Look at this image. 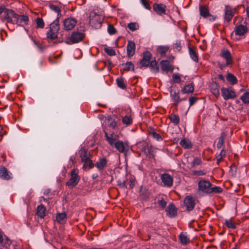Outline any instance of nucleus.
I'll use <instances>...</instances> for the list:
<instances>
[{"label": "nucleus", "instance_id": "nucleus-1", "mask_svg": "<svg viewBox=\"0 0 249 249\" xmlns=\"http://www.w3.org/2000/svg\"><path fill=\"white\" fill-rule=\"evenodd\" d=\"M5 10L4 14L1 18V20L6 21L8 23L15 24V20L18 17V14L12 9L6 8Z\"/></svg>", "mask_w": 249, "mask_h": 249}, {"label": "nucleus", "instance_id": "nucleus-2", "mask_svg": "<svg viewBox=\"0 0 249 249\" xmlns=\"http://www.w3.org/2000/svg\"><path fill=\"white\" fill-rule=\"evenodd\" d=\"M79 171L77 169H73L70 173L71 178L66 182V185L71 187H75L79 182L80 177L78 175Z\"/></svg>", "mask_w": 249, "mask_h": 249}, {"label": "nucleus", "instance_id": "nucleus-3", "mask_svg": "<svg viewBox=\"0 0 249 249\" xmlns=\"http://www.w3.org/2000/svg\"><path fill=\"white\" fill-rule=\"evenodd\" d=\"M104 19L103 16L95 13L90 18L89 24L94 28H99L101 27Z\"/></svg>", "mask_w": 249, "mask_h": 249}, {"label": "nucleus", "instance_id": "nucleus-4", "mask_svg": "<svg viewBox=\"0 0 249 249\" xmlns=\"http://www.w3.org/2000/svg\"><path fill=\"white\" fill-rule=\"evenodd\" d=\"M85 34L79 32H73L68 40L66 41L68 44L77 43L82 41L85 37Z\"/></svg>", "mask_w": 249, "mask_h": 249}, {"label": "nucleus", "instance_id": "nucleus-5", "mask_svg": "<svg viewBox=\"0 0 249 249\" xmlns=\"http://www.w3.org/2000/svg\"><path fill=\"white\" fill-rule=\"evenodd\" d=\"M79 154L81 159V161H90L89 164V168L91 169L94 167V163L90 160V154L89 152L87 149L82 148L79 151Z\"/></svg>", "mask_w": 249, "mask_h": 249}, {"label": "nucleus", "instance_id": "nucleus-6", "mask_svg": "<svg viewBox=\"0 0 249 249\" xmlns=\"http://www.w3.org/2000/svg\"><path fill=\"white\" fill-rule=\"evenodd\" d=\"M221 95L225 100L234 99L236 97L235 91L231 89L222 88L221 89Z\"/></svg>", "mask_w": 249, "mask_h": 249}, {"label": "nucleus", "instance_id": "nucleus-7", "mask_svg": "<svg viewBox=\"0 0 249 249\" xmlns=\"http://www.w3.org/2000/svg\"><path fill=\"white\" fill-rule=\"evenodd\" d=\"M211 186L212 184L207 180H201L198 183L199 190L207 194H210Z\"/></svg>", "mask_w": 249, "mask_h": 249}, {"label": "nucleus", "instance_id": "nucleus-8", "mask_svg": "<svg viewBox=\"0 0 249 249\" xmlns=\"http://www.w3.org/2000/svg\"><path fill=\"white\" fill-rule=\"evenodd\" d=\"M120 153H125L128 150L127 143L124 142L122 141L117 140L114 143L113 146Z\"/></svg>", "mask_w": 249, "mask_h": 249}, {"label": "nucleus", "instance_id": "nucleus-9", "mask_svg": "<svg viewBox=\"0 0 249 249\" xmlns=\"http://www.w3.org/2000/svg\"><path fill=\"white\" fill-rule=\"evenodd\" d=\"M153 10L159 15H166V6L163 3H155L153 5Z\"/></svg>", "mask_w": 249, "mask_h": 249}, {"label": "nucleus", "instance_id": "nucleus-10", "mask_svg": "<svg viewBox=\"0 0 249 249\" xmlns=\"http://www.w3.org/2000/svg\"><path fill=\"white\" fill-rule=\"evenodd\" d=\"M184 204L188 211H191L193 210L195 206V201L194 198L191 196H186L184 200Z\"/></svg>", "mask_w": 249, "mask_h": 249}, {"label": "nucleus", "instance_id": "nucleus-11", "mask_svg": "<svg viewBox=\"0 0 249 249\" xmlns=\"http://www.w3.org/2000/svg\"><path fill=\"white\" fill-rule=\"evenodd\" d=\"M160 178L164 186L170 187L173 185V178L169 174H162L160 175Z\"/></svg>", "mask_w": 249, "mask_h": 249}, {"label": "nucleus", "instance_id": "nucleus-12", "mask_svg": "<svg viewBox=\"0 0 249 249\" xmlns=\"http://www.w3.org/2000/svg\"><path fill=\"white\" fill-rule=\"evenodd\" d=\"M220 56L227 62V65H231L233 61L231 52L228 50H222L220 52Z\"/></svg>", "mask_w": 249, "mask_h": 249}, {"label": "nucleus", "instance_id": "nucleus-13", "mask_svg": "<svg viewBox=\"0 0 249 249\" xmlns=\"http://www.w3.org/2000/svg\"><path fill=\"white\" fill-rule=\"evenodd\" d=\"M151 53L148 51H145L143 53V57L140 61L141 68L147 67L149 65L150 60L151 58Z\"/></svg>", "mask_w": 249, "mask_h": 249}, {"label": "nucleus", "instance_id": "nucleus-14", "mask_svg": "<svg viewBox=\"0 0 249 249\" xmlns=\"http://www.w3.org/2000/svg\"><path fill=\"white\" fill-rule=\"evenodd\" d=\"M76 24V20L74 18H68L63 21L64 29L71 30L73 28Z\"/></svg>", "mask_w": 249, "mask_h": 249}, {"label": "nucleus", "instance_id": "nucleus-15", "mask_svg": "<svg viewBox=\"0 0 249 249\" xmlns=\"http://www.w3.org/2000/svg\"><path fill=\"white\" fill-rule=\"evenodd\" d=\"M12 243L11 241L6 236L4 237L0 232V246L2 249H9Z\"/></svg>", "mask_w": 249, "mask_h": 249}, {"label": "nucleus", "instance_id": "nucleus-16", "mask_svg": "<svg viewBox=\"0 0 249 249\" xmlns=\"http://www.w3.org/2000/svg\"><path fill=\"white\" fill-rule=\"evenodd\" d=\"M235 11V9H232L228 6H226L225 10V20L228 22L230 21L234 16Z\"/></svg>", "mask_w": 249, "mask_h": 249}, {"label": "nucleus", "instance_id": "nucleus-17", "mask_svg": "<svg viewBox=\"0 0 249 249\" xmlns=\"http://www.w3.org/2000/svg\"><path fill=\"white\" fill-rule=\"evenodd\" d=\"M11 173L3 166H0V178L3 180H8L12 178Z\"/></svg>", "mask_w": 249, "mask_h": 249}, {"label": "nucleus", "instance_id": "nucleus-18", "mask_svg": "<svg viewBox=\"0 0 249 249\" xmlns=\"http://www.w3.org/2000/svg\"><path fill=\"white\" fill-rule=\"evenodd\" d=\"M136 50V45L134 42L132 41H128L126 51L127 56L128 57H132L135 54Z\"/></svg>", "mask_w": 249, "mask_h": 249}, {"label": "nucleus", "instance_id": "nucleus-19", "mask_svg": "<svg viewBox=\"0 0 249 249\" xmlns=\"http://www.w3.org/2000/svg\"><path fill=\"white\" fill-rule=\"evenodd\" d=\"M29 21V18L26 15H19L18 14V17L15 20V24L18 26H22V24L27 25Z\"/></svg>", "mask_w": 249, "mask_h": 249}, {"label": "nucleus", "instance_id": "nucleus-20", "mask_svg": "<svg viewBox=\"0 0 249 249\" xmlns=\"http://www.w3.org/2000/svg\"><path fill=\"white\" fill-rule=\"evenodd\" d=\"M209 88L212 93L216 97L220 95L219 85L215 81H212L210 83Z\"/></svg>", "mask_w": 249, "mask_h": 249}, {"label": "nucleus", "instance_id": "nucleus-21", "mask_svg": "<svg viewBox=\"0 0 249 249\" xmlns=\"http://www.w3.org/2000/svg\"><path fill=\"white\" fill-rule=\"evenodd\" d=\"M165 211L167 213V215L170 217H173L177 215V209L172 203L169 204Z\"/></svg>", "mask_w": 249, "mask_h": 249}, {"label": "nucleus", "instance_id": "nucleus-22", "mask_svg": "<svg viewBox=\"0 0 249 249\" xmlns=\"http://www.w3.org/2000/svg\"><path fill=\"white\" fill-rule=\"evenodd\" d=\"M107 165V160L105 158L100 159L95 164L94 166H95L99 170H103Z\"/></svg>", "mask_w": 249, "mask_h": 249}, {"label": "nucleus", "instance_id": "nucleus-23", "mask_svg": "<svg viewBox=\"0 0 249 249\" xmlns=\"http://www.w3.org/2000/svg\"><path fill=\"white\" fill-rule=\"evenodd\" d=\"M161 69L162 71L168 72L173 71V68H172L168 60H162L160 62Z\"/></svg>", "mask_w": 249, "mask_h": 249}, {"label": "nucleus", "instance_id": "nucleus-24", "mask_svg": "<svg viewBox=\"0 0 249 249\" xmlns=\"http://www.w3.org/2000/svg\"><path fill=\"white\" fill-rule=\"evenodd\" d=\"M171 97L174 101V106L177 107L178 104L183 100H186V98H180L179 95V92H174L173 93L171 92Z\"/></svg>", "mask_w": 249, "mask_h": 249}, {"label": "nucleus", "instance_id": "nucleus-25", "mask_svg": "<svg viewBox=\"0 0 249 249\" xmlns=\"http://www.w3.org/2000/svg\"><path fill=\"white\" fill-rule=\"evenodd\" d=\"M248 31V27L242 24L236 26L235 28V34L240 36L244 35Z\"/></svg>", "mask_w": 249, "mask_h": 249}, {"label": "nucleus", "instance_id": "nucleus-26", "mask_svg": "<svg viewBox=\"0 0 249 249\" xmlns=\"http://www.w3.org/2000/svg\"><path fill=\"white\" fill-rule=\"evenodd\" d=\"M105 136L106 137V141L108 142L110 145L113 146V143L117 140L116 136L113 134H111L110 135H109L108 133L105 131Z\"/></svg>", "mask_w": 249, "mask_h": 249}, {"label": "nucleus", "instance_id": "nucleus-27", "mask_svg": "<svg viewBox=\"0 0 249 249\" xmlns=\"http://www.w3.org/2000/svg\"><path fill=\"white\" fill-rule=\"evenodd\" d=\"M46 208L43 205L41 204L38 206L36 211L37 215L41 218H44L46 215Z\"/></svg>", "mask_w": 249, "mask_h": 249}, {"label": "nucleus", "instance_id": "nucleus-28", "mask_svg": "<svg viewBox=\"0 0 249 249\" xmlns=\"http://www.w3.org/2000/svg\"><path fill=\"white\" fill-rule=\"evenodd\" d=\"M189 53L191 59L195 62H198V57L196 52L191 46H189Z\"/></svg>", "mask_w": 249, "mask_h": 249}, {"label": "nucleus", "instance_id": "nucleus-29", "mask_svg": "<svg viewBox=\"0 0 249 249\" xmlns=\"http://www.w3.org/2000/svg\"><path fill=\"white\" fill-rule=\"evenodd\" d=\"M179 240L181 244L186 245L190 242L189 238L188 237L186 233L181 232L179 235Z\"/></svg>", "mask_w": 249, "mask_h": 249}, {"label": "nucleus", "instance_id": "nucleus-30", "mask_svg": "<svg viewBox=\"0 0 249 249\" xmlns=\"http://www.w3.org/2000/svg\"><path fill=\"white\" fill-rule=\"evenodd\" d=\"M149 67L151 71L154 73H158L159 71V67L156 60H152L149 63Z\"/></svg>", "mask_w": 249, "mask_h": 249}, {"label": "nucleus", "instance_id": "nucleus-31", "mask_svg": "<svg viewBox=\"0 0 249 249\" xmlns=\"http://www.w3.org/2000/svg\"><path fill=\"white\" fill-rule=\"evenodd\" d=\"M180 145L184 149H190L192 147L193 144L188 139H183L180 142Z\"/></svg>", "mask_w": 249, "mask_h": 249}, {"label": "nucleus", "instance_id": "nucleus-32", "mask_svg": "<svg viewBox=\"0 0 249 249\" xmlns=\"http://www.w3.org/2000/svg\"><path fill=\"white\" fill-rule=\"evenodd\" d=\"M133 118L131 115H126L122 118V122L126 126L130 125L133 123Z\"/></svg>", "mask_w": 249, "mask_h": 249}, {"label": "nucleus", "instance_id": "nucleus-33", "mask_svg": "<svg viewBox=\"0 0 249 249\" xmlns=\"http://www.w3.org/2000/svg\"><path fill=\"white\" fill-rule=\"evenodd\" d=\"M59 29V18H56L50 25V30L58 33Z\"/></svg>", "mask_w": 249, "mask_h": 249}, {"label": "nucleus", "instance_id": "nucleus-34", "mask_svg": "<svg viewBox=\"0 0 249 249\" xmlns=\"http://www.w3.org/2000/svg\"><path fill=\"white\" fill-rule=\"evenodd\" d=\"M171 123L174 125H177L179 124L180 121L179 117L175 114L172 113L168 117Z\"/></svg>", "mask_w": 249, "mask_h": 249}, {"label": "nucleus", "instance_id": "nucleus-35", "mask_svg": "<svg viewBox=\"0 0 249 249\" xmlns=\"http://www.w3.org/2000/svg\"><path fill=\"white\" fill-rule=\"evenodd\" d=\"M67 218V214L66 213H59L56 215V220L57 221L60 223L63 224L65 223Z\"/></svg>", "mask_w": 249, "mask_h": 249}, {"label": "nucleus", "instance_id": "nucleus-36", "mask_svg": "<svg viewBox=\"0 0 249 249\" xmlns=\"http://www.w3.org/2000/svg\"><path fill=\"white\" fill-rule=\"evenodd\" d=\"M194 88L193 84L189 83L186 85L182 89L181 92L183 93H189L193 92Z\"/></svg>", "mask_w": 249, "mask_h": 249}, {"label": "nucleus", "instance_id": "nucleus-37", "mask_svg": "<svg viewBox=\"0 0 249 249\" xmlns=\"http://www.w3.org/2000/svg\"><path fill=\"white\" fill-rule=\"evenodd\" d=\"M226 78L227 80L232 85H234L238 82L236 77L231 73H227Z\"/></svg>", "mask_w": 249, "mask_h": 249}, {"label": "nucleus", "instance_id": "nucleus-38", "mask_svg": "<svg viewBox=\"0 0 249 249\" xmlns=\"http://www.w3.org/2000/svg\"><path fill=\"white\" fill-rule=\"evenodd\" d=\"M199 11L200 15L204 18H206L210 16L209 10L205 6H200L199 7Z\"/></svg>", "mask_w": 249, "mask_h": 249}, {"label": "nucleus", "instance_id": "nucleus-39", "mask_svg": "<svg viewBox=\"0 0 249 249\" xmlns=\"http://www.w3.org/2000/svg\"><path fill=\"white\" fill-rule=\"evenodd\" d=\"M202 163L201 159L199 157H195L193 160L190 163L191 168H195L197 166L201 165Z\"/></svg>", "mask_w": 249, "mask_h": 249}, {"label": "nucleus", "instance_id": "nucleus-40", "mask_svg": "<svg viewBox=\"0 0 249 249\" xmlns=\"http://www.w3.org/2000/svg\"><path fill=\"white\" fill-rule=\"evenodd\" d=\"M49 7L52 10L57 13V18H59L61 17V9L58 6L53 4H50L49 5Z\"/></svg>", "mask_w": 249, "mask_h": 249}, {"label": "nucleus", "instance_id": "nucleus-41", "mask_svg": "<svg viewBox=\"0 0 249 249\" xmlns=\"http://www.w3.org/2000/svg\"><path fill=\"white\" fill-rule=\"evenodd\" d=\"M226 134L225 132H222L220 134V136L218 139V141L217 143V148L220 149L224 143V140L226 137Z\"/></svg>", "mask_w": 249, "mask_h": 249}, {"label": "nucleus", "instance_id": "nucleus-42", "mask_svg": "<svg viewBox=\"0 0 249 249\" xmlns=\"http://www.w3.org/2000/svg\"><path fill=\"white\" fill-rule=\"evenodd\" d=\"M122 65L124 66V71H129L132 70L134 71V65L131 62H127L125 64H123Z\"/></svg>", "mask_w": 249, "mask_h": 249}, {"label": "nucleus", "instance_id": "nucleus-43", "mask_svg": "<svg viewBox=\"0 0 249 249\" xmlns=\"http://www.w3.org/2000/svg\"><path fill=\"white\" fill-rule=\"evenodd\" d=\"M224 224L229 229H235L236 227L235 224L232 222L231 218L226 219Z\"/></svg>", "mask_w": 249, "mask_h": 249}, {"label": "nucleus", "instance_id": "nucleus-44", "mask_svg": "<svg viewBox=\"0 0 249 249\" xmlns=\"http://www.w3.org/2000/svg\"><path fill=\"white\" fill-rule=\"evenodd\" d=\"M117 86L122 89H125L126 85L124 82V80L122 77H119L116 79Z\"/></svg>", "mask_w": 249, "mask_h": 249}, {"label": "nucleus", "instance_id": "nucleus-45", "mask_svg": "<svg viewBox=\"0 0 249 249\" xmlns=\"http://www.w3.org/2000/svg\"><path fill=\"white\" fill-rule=\"evenodd\" d=\"M127 182V186H129V189H132L135 184V179L133 177H130L126 179Z\"/></svg>", "mask_w": 249, "mask_h": 249}, {"label": "nucleus", "instance_id": "nucleus-46", "mask_svg": "<svg viewBox=\"0 0 249 249\" xmlns=\"http://www.w3.org/2000/svg\"><path fill=\"white\" fill-rule=\"evenodd\" d=\"M47 37L50 39H54L57 37V32L49 30L47 33Z\"/></svg>", "mask_w": 249, "mask_h": 249}, {"label": "nucleus", "instance_id": "nucleus-47", "mask_svg": "<svg viewBox=\"0 0 249 249\" xmlns=\"http://www.w3.org/2000/svg\"><path fill=\"white\" fill-rule=\"evenodd\" d=\"M168 49L169 48L168 47L160 46L157 48V51L161 56H163L165 54Z\"/></svg>", "mask_w": 249, "mask_h": 249}, {"label": "nucleus", "instance_id": "nucleus-48", "mask_svg": "<svg viewBox=\"0 0 249 249\" xmlns=\"http://www.w3.org/2000/svg\"><path fill=\"white\" fill-rule=\"evenodd\" d=\"M210 194L214 193H220L222 192L223 189L219 186H214L213 187H211Z\"/></svg>", "mask_w": 249, "mask_h": 249}, {"label": "nucleus", "instance_id": "nucleus-49", "mask_svg": "<svg viewBox=\"0 0 249 249\" xmlns=\"http://www.w3.org/2000/svg\"><path fill=\"white\" fill-rule=\"evenodd\" d=\"M240 99L244 104H249V92L244 93Z\"/></svg>", "mask_w": 249, "mask_h": 249}, {"label": "nucleus", "instance_id": "nucleus-50", "mask_svg": "<svg viewBox=\"0 0 249 249\" xmlns=\"http://www.w3.org/2000/svg\"><path fill=\"white\" fill-rule=\"evenodd\" d=\"M36 28L42 29L44 27V22L41 18H37L36 20Z\"/></svg>", "mask_w": 249, "mask_h": 249}, {"label": "nucleus", "instance_id": "nucleus-51", "mask_svg": "<svg viewBox=\"0 0 249 249\" xmlns=\"http://www.w3.org/2000/svg\"><path fill=\"white\" fill-rule=\"evenodd\" d=\"M151 135L152 136L156 139L158 141H162V138L160 135L159 133H156L155 132L154 130L153 129L152 131L150 132Z\"/></svg>", "mask_w": 249, "mask_h": 249}, {"label": "nucleus", "instance_id": "nucleus-52", "mask_svg": "<svg viewBox=\"0 0 249 249\" xmlns=\"http://www.w3.org/2000/svg\"><path fill=\"white\" fill-rule=\"evenodd\" d=\"M105 52L109 56H114L116 54L115 51L114 49L110 47H105L104 48Z\"/></svg>", "mask_w": 249, "mask_h": 249}, {"label": "nucleus", "instance_id": "nucleus-53", "mask_svg": "<svg viewBox=\"0 0 249 249\" xmlns=\"http://www.w3.org/2000/svg\"><path fill=\"white\" fill-rule=\"evenodd\" d=\"M142 149L144 151V152L146 154H150L153 152V148L152 146H149L147 144H145L143 146Z\"/></svg>", "mask_w": 249, "mask_h": 249}, {"label": "nucleus", "instance_id": "nucleus-54", "mask_svg": "<svg viewBox=\"0 0 249 249\" xmlns=\"http://www.w3.org/2000/svg\"><path fill=\"white\" fill-rule=\"evenodd\" d=\"M128 27L130 30L134 31L139 29V25L135 22L130 23L128 24Z\"/></svg>", "mask_w": 249, "mask_h": 249}, {"label": "nucleus", "instance_id": "nucleus-55", "mask_svg": "<svg viewBox=\"0 0 249 249\" xmlns=\"http://www.w3.org/2000/svg\"><path fill=\"white\" fill-rule=\"evenodd\" d=\"M142 5L147 10H150L151 9V6L149 4L148 0H140Z\"/></svg>", "mask_w": 249, "mask_h": 249}, {"label": "nucleus", "instance_id": "nucleus-56", "mask_svg": "<svg viewBox=\"0 0 249 249\" xmlns=\"http://www.w3.org/2000/svg\"><path fill=\"white\" fill-rule=\"evenodd\" d=\"M107 31L110 35H113L116 32L115 28L111 24L108 25Z\"/></svg>", "mask_w": 249, "mask_h": 249}, {"label": "nucleus", "instance_id": "nucleus-57", "mask_svg": "<svg viewBox=\"0 0 249 249\" xmlns=\"http://www.w3.org/2000/svg\"><path fill=\"white\" fill-rule=\"evenodd\" d=\"M158 204L160 208L163 209L166 207L167 203L163 199H161L158 200Z\"/></svg>", "mask_w": 249, "mask_h": 249}, {"label": "nucleus", "instance_id": "nucleus-58", "mask_svg": "<svg viewBox=\"0 0 249 249\" xmlns=\"http://www.w3.org/2000/svg\"><path fill=\"white\" fill-rule=\"evenodd\" d=\"M173 78L175 83H179L181 82L180 77L178 74H174Z\"/></svg>", "mask_w": 249, "mask_h": 249}, {"label": "nucleus", "instance_id": "nucleus-59", "mask_svg": "<svg viewBox=\"0 0 249 249\" xmlns=\"http://www.w3.org/2000/svg\"><path fill=\"white\" fill-rule=\"evenodd\" d=\"M34 42L35 44L36 45V46L37 47V48L40 51L42 52L45 49V47L42 45V44L40 43L36 42L35 40H34Z\"/></svg>", "mask_w": 249, "mask_h": 249}, {"label": "nucleus", "instance_id": "nucleus-60", "mask_svg": "<svg viewBox=\"0 0 249 249\" xmlns=\"http://www.w3.org/2000/svg\"><path fill=\"white\" fill-rule=\"evenodd\" d=\"M174 48L177 51H180L181 49V44L180 41H177L174 44Z\"/></svg>", "mask_w": 249, "mask_h": 249}, {"label": "nucleus", "instance_id": "nucleus-61", "mask_svg": "<svg viewBox=\"0 0 249 249\" xmlns=\"http://www.w3.org/2000/svg\"><path fill=\"white\" fill-rule=\"evenodd\" d=\"M198 99L196 97L192 96L189 98V106H193L197 101Z\"/></svg>", "mask_w": 249, "mask_h": 249}, {"label": "nucleus", "instance_id": "nucleus-62", "mask_svg": "<svg viewBox=\"0 0 249 249\" xmlns=\"http://www.w3.org/2000/svg\"><path fill=\"white\" fill-rule=\"evenodd\" d=\"M6 134V132L3 128L0 127V142L2 140L3 136Z\"/></svg>", "mask_w": 249, "mask_h": 249}, {"label": "nucleus", "instance_id": "nucleus-63", "mask_svg": "<svg viewBox=\"0 0 249 249\" xmlns=\"http://www.w3.org/2000/svg\"><path fill=\"white\" fill-rule=\"evenodd\" d=\"M218 68L221 70H223L226 66L228 65H227V62L226 63H218L217 64Z\"/></svg>", "mask_w": 249, "mask_h": 249}, {"label": "nucleus", "instance_id": "nucleus-64", "mask_svg": "<svg viewBox=\"0 0 249 249\" xmlns=\"http://www.w3.org/2000/svg\"><path fill=\"white\" fill-rule=\"evenodd\" d=\"M118 185L121 187V188H127V182H126V180L124 181L123 182H120L118 184Z\"/></svg>", "mask_w": 249, "mask_h": 249}]
</instances>
